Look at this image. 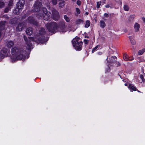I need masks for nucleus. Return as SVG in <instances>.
Returning <instances> with one entry per match:
<instances>
[{
    "mask_svg": "<svg viewBox=\"0 0 145 145\" xmlns=\"http://www.w3.org/2000/svg\"><path fill=\"white\" fill-rule=\"evenodd\" d=\"M123 8L124 10L126 11H128L129 10V7L127 5H125L124 6Z\"/></svg>",
    "mask_w": 145,
    "mask_h": 145,
    "instance_id": "obj_30",
    "label": "nucleus"
},
{
    "mask_svg": "<svg viewBox=\"0 0 145 145\" xmlns=\"http://www.w3.org/2000/svg\"><path fill=\"white\" fill-rule=\"evenodd\" d=\"M124 85L125 86H127V83H125V84Z\"/></svg>",
    "mask_w": 145,
    "mask_h": 145,
    "instance_id": "obj_48",
    "label": "nucleus"
},
{
    "mask_svg": "<svg viewBox=\"0 0 145 145\" xmlns=\"http://www.w3.org/2000/svg\"><path fill=\"white\" fill-rule=\"evenodd\" d=\"M130 42L132 44L135 45L136 44V41L135 40L134 37H129Z\"/></svg>",
    "mask_w": 145,
    "mask_h": 145,
    "instance_id": "obj_19",
    "label": "nucleus"
},
{
    "mask_svg": "<svg viewBox=\"0 0 145 145\" xmlns=\"http://www.w3.org/2000/svg\"><path fill=\"white\" fill-rule=\"evenodd\" d=\"M25 3V1L24 0H19L17 3L16 6L19 7V8L22 9L23 8Z\"/></svg>",
    "mask_w": 145,
    "mask_h": 145,
    "instance_id": "obj_9",
    "label": "nucleus"
},
{
    "mask_svg": "<svg viewBox=\"0 0 145 145\" xmlns=\"http://www.w3.org/2000/svg\"><path fill=\"white\" fill-rule=\"evenodd\" d=\"M99 46L97 45L96 47H95V48H93V49L92 52V53L94 52L95 51L97 50V48H98Z\"/></svg>",
    "mask_w": 145,
    "mask_h": 145,
    "instance_id": "obj_34",
    "label": "nucleus"
},
{
    "mask_svg": "<svg viewBox=\"0 0 145 145\" xmlns=\"http://www.w3.org/2000/svg\"><path fill=\"white\" fill-rule=\"evenodd\" d=\"M72 1L73 2H75L76 1V0H72Z\"/></svg>",
    "mask_w": 145,
    "mask_h": 145,
    "instance_id": "obj_51",
    "label": "nucleus"
},
{
    "mask_svg": "<svg viewBox=\"0 0 145 145\" xmlns=\"http://www.w3.org/2000/svg\"><path fill=\"white\" fill-rule=\"evenodd\" d=\"M137 91H138V92H140L137 89Z\"/></svg>",
    "mask_w": 145,
    "mask_h": 145,
    "instance_id": "obj_52",
    "label": "nucleus"
},
{
    "mask_svg": "<svg viewBox=\"0 0 145 145\" xmlns=\"http://www.w3.org/2000/svg\"><path fill=\"white\" fill-rule=\"evenodd\" d=\"M46 33L45 29L43 27L41 28L39 31V34L40 35H44Z\"/></svg>",
    "mask_w": 145,
    "mask_h": 145,
    "instance_id": "obj_15",
    "label": "nucleus"
},
{
    "mask_svg": "<svg viewBox=\"0 0 145 145\" xmlns=\"http://www.w3.org/2000/svg\"><path fill=\"white\" fill-rule=\"evenodd\" d=\"M86 37H85V38H86Z\"/></svg>",
    "mask_w": 145,
    "mask_h": 145,
    "instance_id": "obj_57",
    "label": "nucleus"
},
{
    "mask_svg": "<svg viewBox=\"0 0 145 145\" xmlns=\"http://www.w3.org/2000/svg\"><path fill=\"white\" fill-rule=\"evenodd\" d=\"M5 3L2 1H0V8H2L4 7Z\"/></svg>",
    "mask_w": 145,
    "mask_h": 145,
    "instance_id": "obj_27",
    "label": "nucleus"
},
{
    "mask_svg": "<svg viewBox=\"0 0 145 145\" xmlns=\"http://www.w3.org/2000/svg\"><path fill=\"white\" fill-rule=\"evenodd\" d=\"M65 4V1H59V7L63 8Z\"/></svg>",
    "mask_w": 145,
    "mask_h": 145,
    "instance_id": "obj_20",
    "label": "nucleus"
},
{
    "mask_svg": "<svg viewBox=\"0 0 145 145\" xmlns=\"http://www.w3.org/2000/svg\"><path fill=\"white\" fill-rule=\"evenodd\" d=\"M142 20L144 22H145V18L144 17H143L142 18Z\"/></svg>",
    "mask_w": 145,
    "mask_h": 145,
    "instance_id": "obj_47",
    "label": "nucleus"
},
{
    "mask_svg": "<svg viewBox=\"0 0 145 145\" xmlns=\"http://www.w3.org/2000/svg\"><path fill=\"white\" fill-rule=\"evenodd\" d=\"M82 20L81 19H78L76 21V23L77 24H80Z\"/></svg>",
    "mask_w": 145,
    "mask_h": 145,
    "instance_id": "obj_39",
    "label": "nucleus"
},
{
    "mask_svg": "<svg viewBox=\"0 0 145 145\" xmlns=\"http://www.w3.org/2000/svg\"><path fill=\"white\" fill-rule=\"evenodd\" d=\"M108 58H107V59H106V60H107V61L108 62Z\"/></svg>",
    "mask_w": 145,
    "mask_h": 145,
    "instance_id": "obj_54",
    "label": "nucleus"
},
{
    "mask_svg": "<svg viewBox=\"0 0 145 145\" xmlns=\"http://www.w3.org/2000/svg\"><path fill=\"white\" fill-rule=\"evenodd\" d=\"M104 16H105V17L107 18L109 16V15L107 13H105L104 14Z\"/></svg>",
    "mask_w": 145,
    "mask_h": 145,
    "instance_id": "obj_41",
    "label": "nucleus"
},
{
    "mask_svg": "<svg viewBox=\"0 0 145 145\" xmlns=\"http://www.w3.org/2000/svg\"><path fill=\"white\" fill-rule=\"evenodd\" d=\"M11 8V7H7L5 8L4 11L5 12H7Z\"/></svg>",
    "mask_w": 145,
    "mask_h": 145,
    "instance_id": "obj_36",
    "label": "nucleus"
},
{
    "mask_svg": "<svg viewBox=\"0 0 145 145\" xmlns=\"http://www.w3.org/2000/svg\"><path fill=\"white\" fill-rule=\"evenodd\" d=\"M59 1H63V0H58Z\"/></svg>",
    "mask_w": 145,
    "mask_h": 145,
    "instance_id": "obj_53",
    "label": "nucleus"
},
{
    "mask_svg": "<svg viewBox=\"0 0 145 145\" xmlns=\"http://www.w3.org/2000/svg\"><path fill=\"white\" fill-rule=\"evenodd\" d=\"M103 1H105L106 0H103Z\"/></svg>",
    "mask_w": 145,
    "mask_h": 145,
    "instance_id": "obj_55",
    "label": "nucleus"
},
{
    "mask_svg": "<svg viewBox=\"0 0 145 145\" xmlns=\"http://www.w3.org/2000/svg\"><path fill=\"white\" fill-rule=\"evenodd\" d=\"M77 4L78 5H81V2L80 1L78 0L77 2Z\"/></svg>",
    "mask_w": 145,
    "mask_h": 145,
    "instance_id": "obj_42",
    "label": "nucleus"
},
{
    "mask_svg": "<svg viewBox=\"0 0 145 145\" xmlns=\"http://www.w3.org/2000/svg\"><path fill=\"white\" fill-rule=\"evenodd\" d=\"M140 25L137 23H136L134 25V28L136 31H138L139 30Z\"/></svg>",
    "mask_w": 145,
    "mask_h": 145,
    "instance_id": "obj_21",
    "label": "nucleus"
},
{
    "mask_svg": "<svg viewBox=\"0 0 145 145\" xmlns=\"http://www.w3.org/2000/svg\"><path fill=\"white\" fill-rule=\"evenodd\" d=\"M123 59L125 61H128V60H131L128 59V55L127 54H124L123 56Z\"/></svg>",
    "mask_w": 145,
    "mask_h": 145,
    "instance_id": "obj_26",
    "label": "nucleus"
},
{
    "mask_svg": "<svg viewBox=\"0 0 145 145\" xmlns=\"http://www.w3.org/2000/svg\"><path fill=\"white\" fill-rule=\"evenodd\" d=\"M135 17V15L133 14L131 15L129 18V21L133 20Z\"/></svg>",
    "mask_w": 145,
    "mask_h": 145,
    "instance_id": "obj_28",
    "label": "nucleus"
},
{
    "mask_svg": "<svg viewBox=\"0 0 145 145\" xmlns=\"http://www.w3.org/2000/svg\"><path fill=\"white\" fill-rule=\"evenodd\" d=\"M52 13L54 19L56 21L58 20L60 17L59 12L56 9H53L52 10Z\"/></svg>",
    "mask_w": 145,
    "mask_h": 145,
    "instance_id": "obj_7",
    "label": "nucleus"
},
{
    "mask_svg": "<svg viewBox=\"0 0 145 145\" xmlns=\"http://www.w3.org/2000/svg\"><path fill=\"white\" fill-rule=\"evenodd\" d=\"M85 14L86 15H88V13L87 12H86L85 13Z\"/></svg>",
    "mask_w": 145,
    "mask_h": 145,
    "instance_id": "obj_49",
    "label": "nucleus"
},
{
    "mask_svg": "<svg viewBox=\"0 0 145 145\" xmlns=\"http://www.w3.org/2000/svg\"><path fill=\"white\" fill-rule=\"evenodd\" d=\"M105 1H103V3L104 4L105 3Z\"/></svg>",
    "mask_w": 145,
    "mask_h": 145,
    "instance_id": "obj_50",
    "label": "nucleus"
},
{
    "mask_svg": "<svg viewBox=\"0 0 145 145\" xmlns=\"http://www.w3.org/2000/svg\"><path fill=\"white\" fill-rule=\"evenodd\" d=\"M42 10L43 13V14H47V12H48L47 9L44 7H43L42 8Z\"/></svg>",
    "mask_w": 145,
    "mask_h": 145,
    "instance_id": "obj_25",
    "label": "nucleus"
},
{
    "mask_svg": "<svg viewBox=\"0 0 145 145\" xmlns=\"http://www.w3.org/2000/svg\"><path fill=\"white\" fill-rule=\"evenodd\" d=\"M84 43L86 44H88V42H89V40L85 39L84 40Z\"/></svg>",
    "mask_w": 145,
    "mask_h": 145,
    "instance_id": "obj_40",
    "label": "nucleus"
},
{
    "mask_svg": "<svg viewBox=\"0 0 145 145\" xmlns=\"http://www.w3.org/2000/svg\"><path fill=\"white\" fill-rule=\"evenodd\" d=\"M65 22L63 21L60 22L57 25V29L60 30V32L64 33L67 31L66 26L65 25Z\"/></svg>",
    "mask_w": 145,
    "mask_h": 145,
    "instance_id": "obj_5",
    "label": "nucleus"
},
{
    "mask_svg": "<svg viewBox=\"0 0 145 145\" xmlns=\"http://www.w3.org/2000/svg\"><path fill=\"white\" fill-rule=\"evenodd\" d=\"M51 2L54 5H56L57 3V0H51Z\"/></svg>",
    "mask_w": 145,
    "mask_h": 145,
    "instance_id": "obj_32",
    "label": "nucleus"
},
{
    "mask_svg": "<svg viewBox=\"0 0 145 145\" xmlns=\"http://www.w3.org/2000/svg\"><path fill=\"white\" fill-rule=\"evenodd\" d=\"M26 32L27 35L31 36L33 33L32 28L29 27L27 28L26 30Z\"/></svg>",
    "mask_w": 145,
    "mask_h": 145,
    "instance_id": "obj_13",
    "label": "nucleus"
},
{
    "mask_svg": "<svg viewBox=\"0 0 145 145\" xmlns=\"http://www.w3.org/2000/svg\"><path fill=\"white\" fill-rule=\"evenodd\" d=\"M100 26L104 28L106 26V24L105 22L103 21H101L100 22Z\"/></svg>",
    "mask_w": 145,
    "mask_h": 145,
    "instance_id": "obj_22",
    "label": "nucleus"
},
{
    "mask_svg": "<svg viewBox=\"0 0 145 145\" xmlns=\"http://www.w3.org/2000/svg\"><path fill=\"white\" fill-rule=\"evenodd\" d=\"M28 23L32 24L33 25H37V22H36L34 18L32 17H29L27 19Z\"/></svg>",
    "mask_w": 145,
    "mask_h": 145,
    "instance_id": "obj_11",
    "label": "nucleus"
},
{
    "mask_svg": "<svg viewBox=\"0 0 145 145\" xmlns=\"http://www.w3.org/2000/svg\"><path fill=\"white\" fill-rule=\"evenodd\" d=\"M37 18L39 19L42 18H43L42 14L40 13L38 14H37Z\"/></svg>",
    "mask_w": 145,
    "mask_h": 145,
    "instance_id": "obj_31",
    "label": "nucleus"
},
{
    "mask_svg": "<svg viewBox=\"0 0 145 145\" xmlns=\"http://www.w3.org/2000/svg\"><path fill=\"white\" fill-rule=\"evenodd\" d=\"M110 71V68L109 67H108V69L106 70V72H108Z\"/></svg>",
    "mask_w": 145,
    "mask_h": 145,
    "instance_id": "obj_44",
    "label": "nucleus"
},
{
    "mask_svg": "<svg viewBox=\"0 0 145 145\" xmlns=\"http://www.w3.org/2000/svg\"><path fill=\"white\" fill-rule=\"evenodd\" d=\"M29 0V1H33V0Z\"/></svg>",
    "mask_w": 145,
    "mask_h": 145,
    "instance_id": "obj_56",
    "label": "nucleus"
},
{
    "mask_svg": "<svg viewBox=\"0 0 145 145\" xmlns=\"http://www.w3.org/2000/svg\"><path fill=\"white\" fill-rule=\"evenodd\" d=\"M13 5V1L12 0H10L9 1L8 4V7H11V6L12 5Z\"/></svg>",
    "mask_w": 145,
    "mask_h": 145,
    "instance_id": "obj_35",
    "label": "nucleus"
},
{
    "mask_svg": "<svg viewBox=\"0 0 145 145\" xmlns=\"http://www.w3.org/2000/svg\"><path fill=\"white\" fill-rule=\"evenodd\" d=\"M25 26V23L24 22L19 23L16 27V30L18 31H21Z\"/></svg>",
    "mask_w": 145,
    "mask_h": 145,
    "instance_id": "obj_8",
    "label": "nucleus"
},
{
    "mask_svg": "<svg viewBox=\"0 0 145 145\" xmlns=\"http://www.w3.org/2000/svg\"><path fill=\"white\" fill-rule=\"evenodd\" d=\"M140 77L142 79V82H144L145 81V79L144 78L142 74H140Z\"/></svg>",
    "mask_w": 145,
    "mask_h": 145,
    "instance_id": "obj_37",
    "label": "nucleus"
},
{
    "mask_svg": "<svg viewBox=\"0 0 145 145\" xmlns=\"http://www.w3.org/2000/svg\"><path fill=\"white\" fill-rule=\"evenodd\" d=\"M42 3L38 0H36L33 7L32 11L34 12H38L41 9Z\"/></svg>",
    "mask_w": 145,
    "mask_h": 145,
    "instance_id": "obj_6",
    "label": "nucleus"
},
{
    "mask_svg": "<svg viewBox=\"0 0 145 145\" xmlns=\"http://www.w3.org/2000/svg\"><path fill=\"white\" fill-rule=\"evenodd\" d=\"M90 24V22L89 21L87 20L86 22V24L85 25V27L86 28L88 27Z\"/></svg>",
    "mask_w": 145,
    "mask_h": 145,
    "instance_id": "obj_23",
    "label": "nucleus"
},
{
    "mask_svg": "<svg viewBox=\"0 0 145 145\" xmlns=\"http://www.w3.org/2000/svg\"><path fill=\"white\" fill-rule=\"evenodd\" d=\"M128 88L131 92L137 91V89L136 87L133 85L129 84L128 86Z\"/></svg>",
    "mask_w": 145,
    "mask_h": 145,
    "instance_id": "obj_14",
    "label": "nucleus"
},
{
    "mask_svg": "<svg viewBox=\"0 0 145 145\" xmlns=\"http://www.w3.org/2000/svg\"><path fill=\"white\" fill-rule=\"evenodd\" d=\"M101 3V1H99L97 2V8H100V6Z\"/></svg>",
    "mask_w": 145,
    "mask_h": 145,
    "instance_id": "obj_33",
    "label": "nucleus"
},
{
    "mask_svg": "<svg viewBox=\"0 0 145 145\" xmlns=\"http://www.w3.org/2000/svg\"><path fill=\"white\" fill-rule=\"evenodd\" d=\"M97 54L99 55H101L102 54V52H98Z\"/></svg>",
    "mask_w": 145,
    "mask_h": 145,
    "instance_id": "obj_46",
    "label": "nucleus"
},
{
    "mask_svg": "<svg viewBox=\"0 0 145 145\" xmlns=\"http://www.w3.org/2000/svg\"><path fill=\"white\" fill-rule=\"evenodd\" d=\"M10 52V57L12 62L18 60H24L25 58L26 52L22 48L13 47L12 48Z\"/></svg>",
    "mask_w": 145,
    "mask_h": 145,
    "instance_id": "obj_1",
    "label": "nucleus"
},
{
    "mask_svg": "<svg viewBox=\"0 0 145 145\" xmlns=\"http://www.w3.org/2000/svg\"><path fill=\"white\" fill-rule=\"evenodd\" d=\"M42 15L43 19L45 20H48L51 15V13L47 12V14H42Z\"/></svg>",
    "mask_w": 145,
    "mask_h": 145,
    "instance_id": "obj_12",
    "label": "nucleus"
},
{
    "mask_svg": "<svg viewBox=\"0 0 145 145\" xmlns=\"http://www.w3.org/2000/svg\"><path fill=\"white\" fill-rule=\"evenodd\" d=\"M73 46L77 51L81 50L82 46L80 39L78 37H75L72 41Z\"/></svg>",
    "mask_w": 145,
    "mask_h": 145,
    "instance_id": "obj_3",
    "label": "nucleus"
},
{
    "mask_svg": "<svg viewBox=\"0 0 145 145\" xmlns=\"http://www.w3.org/2000/svg\"><path fill=\"white\" fill-rule=\"evenodd\" d=\"M64 18L67 22H69L70 21L69 18L68 17L67 15H65L64 17Z\"/></svg>",
    "mask_w": 145,
    "mask_h": 145,
    "instance_id": "obj_29",
    "label": "nucleus"
},
{
    "mask_svg": "<svg viewBox=\"0 0 145 145\" xmlns=\"http://www.w3.org/2000/svg\"><path fill=\"white\" fill-rule=\"evenodd\" d=\"M14 43L13 41H9L7 42V46L9 48H10L14 45Z\"/></svg>",
    "mask_w": 145,
    "mask_h": 145,
    "instance_id": "obj_18",
    "label": "nucleus"
},
{
    "mask_svg": "<svg viewBox=\"0 0 145 145\" xmlns=\"http://www.w3.org/2000/svg\"><path fill=\"white\" fill-rule=\"evenodd\" d=\"M145 52V49L143 48L142 49L139 51L138 54L139 55H141Z\"/></svg>",
    "mask_w": 145,
    "mask_h": 145,
    "instance_id": "obj_24",
    "label": "nucleus"
},
{
    "mask_svg": "<svg viewBox=\"0 0 145 145\" xmlns=\"http://www.w3.org/2000/svg\"><path fill=\"white\" fill-rule=\"evenodd\" d=\"M105 7L106 8H108L109 7H110V6H109V5L108 4L106 5L105 6Z\"/></svg>",
    "mask_w": 145,
    "mask_h": 145,
    "instance_id": "obj_43",
    "label": "nucleus"
},
{
    "mask_svg": "<svg viewBox=\"0 0 145 145\" xmlns=\"http://www.w3.org/2000/svg\"><path fill=\"white\" fill-rule=\"evenodd\" d=\"M24 37V39L27 45V49L28 50L33 48L34 42L37 43H44L48 40V38L46 37Z\"/></svg>",
    "mask_w": 145,
    "mask_h": 145,
    "instance_id": "obj_2",
    "label": "nucleus"
},
{
    "mask_svg": "<svg viewBox=\"0 0 145 145\" xmlns=\"http://www.w3.org/2000/svg\"><path fill=\"white\" fill-rule=\"evenodd\" d=\"M48 31L52 33H54L57 29V24L55 22H52L50 23L47 24L46 25Z\"/></svg>",
    "mask_w": 145,
    "mask_h": 145,
    "instance_id": "obj_4",
    "label": "nucleus"
},
{
    "mask_svg": "<svg viewBox=\"0 0 145 145\" xmlns=\"http://www.w3.org/2000/svg\"><path fill=\"white\" fill-rule=\"evenodd\" d=\"M6 22V21H1L0 22V36L2 35L1 31L4 29Z\"/></svg>",
    "mask_w": 145,
    "mask_h": 145,
    "instance_id": "obj_10",
    "label": "nucleus"
},
{
    "mask_svg": "<svg viewBox=\"0 0 145 145\" xmlns=\"http://www.w3.org/2000/svg\"><path fill=\"white\" fill-rule=\"evenodd\" d=\"M22 10L21 9L19 8V7L16 6V8L14 10L13 12L15 14H18L22 11Z\"/></svg>",
    "mask_w": 145,
    "mask_h": 145,
    "instance_id": "obj_16",
    "label": "nucleus"
},
{
    "mask_svg": "<svg viewBox=\"0 0 145 145\" xmlns=\"http://www.w3.org/2000/svg\"><path fill=\"white\" fill-rule=\"evenodd\" d=\"M117 58L116 56H112L111 57L110 60L109 62H108L109 64V65H110V64L114 63L116 61V59Z\"/></svg>",
    "mask_w": 145,
    "mask_h": 145,
    "instance_id": "obj_17",
    "label": "nucleus"
},
{
    "mask_svg": "<svg viewBox=\"0 0 145 145\" xmlns=\"http://www.w3.org/2000/svg\"><path fill=\"white\" fill-rule=\"evenodd\" d=\"M116 63L117 64L118 66H120V63L119 62L116 61Z\"/></svg>",
    "mask_w": 145,
    "mask_h": 145,
    "instance_id": "obj_45",
    "label": "nucleus"
},
{
    "mask_svg": "<svg viewBox=\"0 0 145 145\" xmlns=\"http://www.w3.org/2000/svg\"><path fill=\"white\" fill-rule=\"evenodd\" d=\"M76 12L78 14H79L80 13V9L78 8H76Z\"/></svg>",
    "mask_w": 145,
    "mask_h": 145,
    "instance_id": "obj_38",
    "label": "nucleus"
}]
</instances>
